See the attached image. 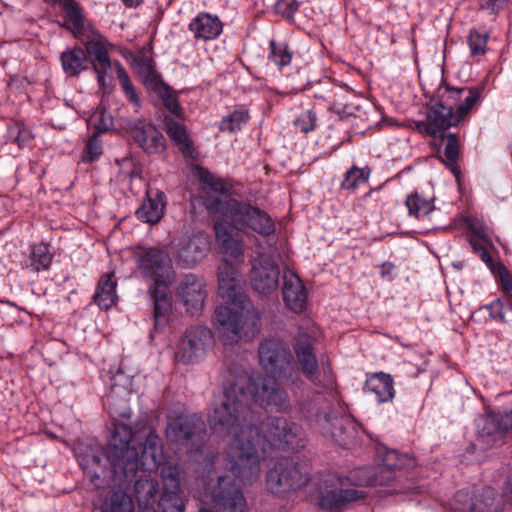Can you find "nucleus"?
I'll list each match as a JSON object with an SVG mask.
<instances>
[{
    "label": "nucleus",
    "mask_w": 512,
    "mask_h": 512,
    "mask_svg": "<svg viewBox=\"0 0 512 512\" xmlns=\"http://www.w3.org/2000/svg\"><path fill=\"white\" fill-rule=\"evenodd\" d=\"M206 436L204 422L196 416L179 415L166 427V437L171 443L181 444L192 451H199Z\"/></svg>",
    "instance_id": "obj_12"
},
{
    "label": "nucleus",
    "mask_w": 512,
    "mask_h": 512,
    "mask_svg": "<svg viewBox=\"0 0 512 512\" xmlns=\"http://www.w3.org/2000/svg\"><path fill=\"white\" fill-rule=\"evenodd\" d=\"M108 45L109 42L104 37L89 41L86 45V53L93 57L92 66L99 83H104L106 73L111 67Z\"/></svg>",
    "instance_id": "obj_26"
},
{
    "label": "nucleus",
    "mask_w": 512,
    "mask_h": 512,
    "mask_svg": "<svg viewBox=\"0 0 512 512\" xmlns=\"http://www.w3.org/2000/svg\"><path fill=\"white\" fill-rule=\"evenodd\" d=\"M62 8L65 12L67 28L75 34L82 33L85 30V17L80 5L75 0H65Z\"/></svg>",
    "instance_id": "obj_37"
},
{
    "label": "nucleus",
    "mask_w": 512,
    "mask_h": 512,
    "mask_svg": "<svg viewBox=\"0 0 512 512\" xmlns=\"http://www.w3.org/2000/svg\"><path fill=\"white\" fill-rule=\"evenodd\" d=\"M163 491L152 473H142L134 484V496L140 512H183L181 471L178 464H166L161 469Z\"/></svg>",
    "instance_id": "obj_5"
},
{
    "label": "nucleus",
    "mask_w": 512,
    "mask_h": 512,
    "mask_svg": "<svg viewBox=\"0 0 512 512\" xmlns=\"http://www.w3.org/2000/svg\"><path fill=\"white\" fill-rule=\"evenodd\" d=\"M176 296L191 316L199 315L205 305L207 289L205 281L199 276L188 273L178 282Z\"/></svg>",
    "instance_id": "obj_16"
},
{
    "label": "nucleus",
    "mask_w": 512,
    "mask_h": 512,
    "mask_svg": "<svg viewBox=\"0 0 512 512\" xmlns=\"http://www.w3.org/2000/svg\"><path fill=\"white\" fill-rule=\"evenodd\" d=\"M102 153V142L98 135L93 134L87 141L81 159L84 163H92L97 161Z\"/></svg>",
    "instance_id": "obj_46"
},
{
    "label": "nucleus",
    "mask_w": 512,
    "mask_h": 512,
    "mask_svg": "<svg viewBox=\"0 0 512 512\" xmlns=\"http://www.w3.org/2000/svg\"><path fill=\"white\" fill-rule=\"evenodd\" d=\"M293 409L295 416L314 424L319 432L341 447L349 448L356 442V424L348 418L334 417L327 411H322L314 398L297 400Z\"/></svg>",
    "instance_id": "obj_9"
},
{
    "label": "nucleus",
    "mask_w": 512,
    "mask_h": 512,
    "mask_svg": "<svg viewBox=\"0 0 512 512\" xmlns=\"http://www.w3.org/2000/svg\"><path fill=\"white\" fill-rule=\"evenodd\" d=\"M405 205L408 209V214L416 219L428 216L435 208L432 199H428L418 192L409 194Z\"/></svg>",
    "instance_id": "obj_38"
},
{
    "label": "nucleus",
    "mask_w": 512,
    "mask_h": 512,
    "mask_svg": "<svg viewBox=\"0 0 512 512\" xmlns=\"http://www.w3.org/2000/svg\"><path fill=\"white\" fill-rule=\"evenodd\" d=\"M506 298H507V301L509 302V304H510V306L512 308V293L509 294L508 296H506Z\"/></svg>",
    "instance_id": "obj_62"
},
{
    "label": "nucleus",
    "mask_w": 512,
    "mask_h": 512,
    "mask_svg": "<svg viewBox=\"0 0 512 512\" xmlns=\"http://www.w3.org/2000/svg\"><path fill=\"white\" fill-rule=\"evenodd\" d=\"M128 132L137 145L148 154L162 153L166 140L157 127L149 122L136 120L130 123Z\"/></svg>",
    "instance_id": "obj_19"
},
{
    "label": "nucleus",
    "mask_w": 512,
    "mask_h": 512,
    "mask_svg": "<svg viewBox=\"0 0 512 512\" xmlns=\"http://www.w3.org/2000/svg\"><path fill=\"white\" fill-rule=\"evenodd\" d=\"M381 268V271H380V275L382 278H390L391 279V275L395 269V265L391 262H384L381 264L380 266Z\"/></svg>",
    "instance_id": "obj_55"
},
{
    "label": "nucleus",
    "mask_w": 512,
    "mask_h": 512,
    "mask_svg": "<svg viewBox=\"0 0 512 512\" xmlns=\"http://www.w3.org/2000/svg\"><path fill=\"white\" fill-rule=\"evenodd\" d=\"M205 208L210 214H219L230 226L245 234L269 238L276 233V223L271 215L256 203L233 197L220 199L206 197Z\"/></svg>",
    "instance_id": "obj_6"
},
{
    "label": "nucleus",
    "mask_w": 512,
    "mask_h": 512,
    "mask_svg": "<svg viewBox=\"0 0 512 512\" xmlns=\"http://www.w3.org/2000/svg\"><path fill=\"white\" fill-rule=\"evenodd\" d=\"M502 496L512 504V470L509 471L502 487Z\"/></svg>",
    "instance_id": "obj_54"
},
{
    "label": "nucleus",
    "mask_w": 512,
    "mask_h": 512,
    "mask_svg": "<svg viewBox=\"0 0 512 512\" xmlns=\"http://www.w3.org/2000/svg\"><path fill=\"white\" fill-rule=\"evenodd\" d=\"M442 138L445 141L444 158H442V162L454 175L456 180L459 181L461 177V170L458 165V160L460 155L461 137L457 133H448L444 134Z\"/></svg>",
    "instance_id": "obj_32"
},
{
    "label": "nucleus",
    "mask_w": 512,
    "mask_h": 512,
    "mask_svg": "<svg viewBox=\"0 0 512 512\" xmlns=\"http://www.w3.org/2000/svg\"><path fill=\"white\" fill-rule=\"evenodd\" d=\"M115 69H116V75L119 80L121 89L124 92L126 99L134 107H136V110H139V108L141 107V99L137 93L135 86L133 85V83L129 77V74L127 73L125 68L122 66V64L118 61L115 63Z\"/></svg>",
    "instance_id": "obj_41"
},
{
    "label": "nucleus",
    "mask_w": 512,
    "mask_h": 512,
    "mask_svg": "<svg viewBox=\"0 0 512 512\" xmlns=\"http://www.w3.org/2000/svg\"><path fill=\"white\" fill-rule=\"evenodd\" d=\"M473 252L477 254L480 259L486 264L491 272L496 270V266L501 263L500 261H495L490 253V250H495L494 245L492 247L488 243H478L476 241L473 242L472 246Z\"/></svg>",
    "instance_id": "obj_48"
},
{
    "label": "nucleus",
    "mask_w": 512,
    "mask_h": 512,
    "mask_svg": "<svg viewBox=\"0 0 512 512\" xmlns=\"http://www.w3.org/2000/svg\"><path fill=\"white\" fill-rule=\"evenodd\" d=\"M250 119L249 109L244 105H237L235 109L221 118L219 130L230 134L241 131Z\"/></svg>",
    "instance_id": "obj_35"
},
{
    "label": "nucleus",
    "mask_w": 512,
    "mask_h": 512,
    "mask_svg": "<svg viewBox=\"0 0 512 512\" xmlns=\"http://www.w3.org/2000/svg\"><path fill=\"white\" fill-rule=\"evenodd\" d=\"M492 274L498 280L502 291L506 296L512 293V276L510 272L507 270L503 263H499L496 266V270L492 272Z\"/></svg>",
    "instance_id": "obj_51"
},
{
    "label": "nucleus",
    "mask_w": 512,
    "mask_h": 512,
    "mask_svg": "<svg viewBox=\"0 0 512 512\" xmlns=\"http://www.w3.org/2000/svg\"><path fill=\"white\" fill-rule=\"evenodd\" d=\"M280 268L274 257L264 252L252 260L249 280L252 289L267 297L275 292L279 285Z\"/></svg>",
    "instance_id": "obj_14"
},
{
    "label": "nucleus",
    "mask_w": 512,
    "mask_h": 512,
    "mask_svg": "<svg viewBox=\"0 0 512 512\" xmlns=\"http://www.w3.org/2000/svg\"><path fill=\"white\" fill-rule=\"evenodd\" d=\"M167 199L164 192L158 189H147L146 199L135 211L138 220L143 223L155 225L165 215Z\"/></svg>",
    "instance_id": "obj_23"
},
{
    "label": "nucleus",
    "mask_w": 512,
    "mask_h": 512,
    "mask_svg": "<svg viewBox=\"0 0 512 512\" xmlns=\"http://www.w3.org/2000/svg\"><path fill=\"white\" fill-rule=\"evenodd\" d=\"M293 124L297 130L303 134H307L316 128V113L312 110L303 111L295 118Z\"/></svg>",
    "instance_id": "obj_47"
},
{
    "label": "nucleus",
    "mask_w": 512,
    "mask_h": 512,
    "mask_svg": "<svg viewBox=\"0 0 512 512\" xmlns=\"http://www.w3.org/2000/svg\"><path fill=\"white\" fill-rule=\"evenodd\" d=\"M54 253L51 252L49 244L40 242L31 246L30 252L24 262L22 268L35 273L48 271L52 265Z\"/></svg>",
    "instance_id": "obj_30"
},
{
    "label": "nucleus",
    "mask_w": 512,
    "mask_h": 512,
    "mask_svg": "<svg viewBox=\"0 0 512 512\" xmlns=\"http://www.w3.org/2000/svg\"><path fill=\"white\" fill-rule=\"evenodd\" d=\"M362 391L374 395L378 404L392 403L396 396L393 377L383 371L366 373Z\"/></svg>",
    "instance_id": "obj_22"
},
{
    "label": "nucleus",
    "mask_w": 512,
    "mask_h": 512,
    "mask_svg": "<svg viewBox=\"0 0 512 512\" xmlns=\"http://www.w3.org/2000/svg\"><path fill=\"white\" fill-rule=\"evenodd\" d=\"M137 264L142 275L153 280L154 287L168 288L171 285L174 271L168 254L163 250L143 249L138 254Z\"/></svg>",
    "instance_id": "obj_13"
},
{
    "label": "nucleus",
    "mask_w": 512,
    "mask_h": 512,
    "mask_svg": "<svg viewBox=\"0 0 512 512\" xmlns=\"http://www.w3.org/2000/svg\"><path fill=\"white\" fill-rule=\"evenodd\" d=\"M91 463H92L93 465H99V464H100V457H99V456H97V455H93V456L91 457Z\"/></svg>",
    "instance_id": "obj_60"
},
{
    "label": "nucleus",
    "mask_w": 512,
    "mask_h": 512,
    "mask_svg": "<svg viewBox=\"0 0 512 512\" xmlns=\"http://www.w3.org/2000/svg\"><path fill=\"white\" fill-rule=\"evenodd\" d=\"M91 482L96 486V487H102L103 486V483L102 481L100 480V477L99 475L95 472L93 475H91Z\"/></svg>",
    "instance_id": "obj_58"
},
{
    "label": "nucleus",
    "mask_w": 512,
    "mask_h": 512,
    "mask_svg": "<svg viewBox=\"0 0 512 512\" xmlns=\"http://www.w3.org/2000/svg\"><path fill=\"white\" fill-rule=\"evenodd\" d=\"M407 461L406 455H401L396 450H388L382 458V463L388 470L402 469Z\"/></svg>",
    "instance_id": "obj_50"
},
{
    "label": "nucleus",
    "mask_w": 512,
    "mask_h": 512,
    "mask_svg": "<svg viewBox=\"0 0 512 512\" xmlns=\"http://www.w3.org/2000/svg\"><path fill=\"white\" fill-rule=\"evenodd\" d=\"M294 57V51L285 41L271 39L268 43V60L279 70L290 66Z\"/></svg>",
    "instance_id": "obj_34"
},
{
    "label": "nucleus",
    "mask_w": 512,
    "mask_h": 512,
    "mask_svg": "<svg viewBox=\"0 0 512 512\" xmlns=\"http://www.w3.org/2000/svg\"><path fill=\"white\" fill-rule=\"evenodd\" d=\"M153 300V320L156 331L168 325L172 314V298L163 286L150 288Z\"/></svg>",
    "instance_id": "obj_25"
},
{
    "label": "nucleus",
    "mask_w": 512,
    "mask_h": 512,
    "mask_svg": "<svg viewBox=\"0 0 512 512\" xmlns=\"http://www.w3.org/2000/svg\"><path fill=\"white\" fill-rule=\"evenodd\" d=\"M216 486H217V483H216L214 486H212V487H210V486L208 487V489H209V493H210V496H211V499H212L213 509H208V508H204V507H202V508L199 510V512H217V511H216V508H215V506H214V501H213L212 495H211V491H212Z\"/></svg>",
    "instance_id": "obj_57"
},
{
    "label": "nucleus",
    "mask_w": 512,
    "mask_h": 512,
    "mask_svg": "<svg viewBox=\"0 0 512 512\" xmlns=\"http://www.w3.org/2000/svg\"><path fill=\"white\" fill-rule=\"evenodd\" d=\"M258 354L261 366L271 376L229 373L209 416L215 433L232 436L225 457L226 469L243 485H252L259 479L261 461L273 450L299 446L296 424L271 416L258 425L259 416L251 409L252 403L267 411L290 408L288 393L277 379L291 384L299 381L294 359L285 343L276 338L263 340Z\"/></svg>",
    "instance_id": "obj_1"
},
{
    "label": "nucleus",
    "mask_w": 512,
    "mask_h": 512,
    "mask_svg": "<svg viewBox=\"0 0 512 512\" xmlns=\"http://www.w3.org/2000/svg\"><path fill=\"white\" fill-rule=\"evenodd\" d=\"M214 346V335L206 326H191L181 336L175 359L183 364H195L205 358Z\"/></svg>",
    "instance_id": "obj_11"
},
{
    "label": "nucleus",
    "mask_w": 512,
    "mask_h": 512,
    "mask_svg": "<svg viewBox=\"0 0 512 512\" xmlns=\"http://www.w3.org/2000/svg\"><path fill=\"white\" fill-rule=\"evenodd\" d=\"M310 479V466L307 462H297L293 458L282 457L266 474L267 489L274 495L284 496L302 488Z\"/></svg>",
    "instance_id": "obj_10"
},
{
    "label": "nucleus",
    "mask_w": 512,
    "mask_h": 512,
    "mask_svg": "<svg viewBox=\"0 0 512 512\" xmlns=\"http://www.w3.org/2000/svg\"><path fill=\"white\" fill-rule=\"evenodd\" d=\"M101 512H132V499L125 491L114 490L102 503Z\"/></svg>",
    "instance_id": "obj_39"
},
{
    "label": "nucleus",
    "mask_w": 512,
    "mask_h": 512,
    "mask_svg": "<svg viewBox=\"0 0 512 512\" xmlns=\"http://www.w3.org/2000/svg\"><path fill=\"white\" fill-rule=\"evenodd\" d=\"M511 156H512V145H511Z\"/></svg>",
    "instance_id": "obj_63"
},
{
    "label": "nucleus",
    "mask_w": 512,
    "mask_h": 512,
    "mask_svg": "<svg viewBox=\"0 0 512 512\" xmlns=\"http://www.w3.org/2000/svg\"><path fill=\"white\" fill-rule=\"evenodd\" d=\"M211 495L217 512H248L241 488L229 476L218 477Z\"/></svg>",
    "instance_id": "obj_17"
},
{
    "label": "nucleus",
    "mask_w": 512,
    "mask_h": 512,
    "mask_svg": "<svg viewBox=\"0 0 512 512\" xmlns=\"http://www.w3.org/2000/svg\"><path fill=\"white\" fill-rule=\"evenodd\" d=\"M106 458L109 469L107 477L121 488H126L142 473H156L166 464L164 445L161 437L149 426H143L138 432L124 423H114L108 441Z\"/></svg>",
    "instance_id": "obj_2"
},
{
    "label": "nucleus",
    "mask_w": 512,
    "mask_h": 512,
    "mask_svg": "<svg viewBox=\"0 0 512 512\" xmlns=\"http://www.w3.org/2000/svg\"><path fill=\"white\" fill-rule=\"evenodd\" d=\"M498 0H482L481 7L482 8H493Z\"/></svg>",
    "instance_id": "obj_59"
},
{
    "label": "nucleus",
    "mask_w": 512,
    "mask_h": 512,
    "mask_svg": "<svg viewBox=\"0 0 512 512\" xmlns=\"http://www.w3.org/2000/svg\"><path fill=\"white\" fill-rule=\"evenodd\" d=\"M188 30L196 41L207 42L220 36L223 31V23L217 15L200 12L190 21Z\"/></svg>",
    "instance_id": "obj_24"
},
{
    "label": "nucleus",
    "mask_w": 512,
    "mask_h": 512,
    "mask_svg": "<svg viewBox=\"0 0 512 512\" xmlns=\"http://www.w3.org/2000/svg\"><path fill=\"white\" fill-rule=\"evenodd\" d=\"M453 512H500L501 506L493 487H484L481 492L470 496L466 490L458 491L452 500Z\"/></svg>",
    "instance_id": "obj_15"
},
{
    "label": "nucleus",
    "mask_w": 512,
    "mask_h": 512,
    "mask_svg": "<svg viewBox=\"0 0 512 512\" xmlns=\"http://www.w3.org/2000/svg\"><path fill=\"white\" fill-rule=\"evenodd\" d=\"M216 241L224 254L235 262H241L244 258V244L235 238L229 228L223 222L214 224Z\"/></svg>",
    "instance_id": "obj_27"
},
{
    "label": "nucleus",
    "mask_w": 512,
    "mask_h": 512,
    "mask_svg": "<svg viewBox=\"0 0 512 512\" xmlns=\"http://www.w3.org/2000/svg\"><path fill=\"white\" fill-rule=\"evenodd\" d=\"M63 71L70 77H76L88 68L86 51L81 47L67 49L61 54Z\"/></svg>",
    "instance_id": "obj_33"
},
{
    "label": "nucleus",
    "mask_w": 512,
    "mask_h": 512,
    "mask_svg": "<svg viewBox=\"0 0 512 512\" xmlns=\"http://www.w3.org/2000/svg\"><path fill=\"white\" fill-rule=\"evenodd\" d=\"M177 261L184 267H193L200 262L210 248V242L206 235L195 234L190 238H180L172 242Z\"/></svg>",
    "instance_id": "obj_18"
},
{
    "label": "nucleus",
    "mask_w": 512,
    "mask_h": 512,
    "mask_svg": "<svg viewBox=\"0 0 512 512\" xmlns=\"http://www.w3.org/2000/svg\"><path fill=\"white\" fill-rule=\"evenodd\" d=\"M370 173H371V169L368 166H366L364 168L352 166L344 174V178L341 182V188L344 190L356 189L359 185L368 181Z\"/></svg>",
    "instance_id": "obj_42"
},
{
    "label": "nucleus",
    "mask_w": 512,
    "mask_h": 512,
    "mask_svg": "<svg viewBox=\"0 0 512 512\" xmlns=\"http://www.w3.org/2000/svg\"><path fill=\"white\" fill-rule=\"evenodd\" d=\"M217 276L219 296L225 303L215 310L219 338L225 345L254 338L260 331L261 314L244 292L237 269L225 262Z\"/></svg>",
    "instance_id": "obj_3"
},
{
    "label": "nucleus",
    "mask_w": 512,
    "mask_h": 512,
    "mask_svg": "<svg viewBox=\"0 0 512 512\" xmlns=\"http://www.w3.org/2000/svg\"><path fill=\"white\" fill-rule=\"evenodd\" d=\"M437 97L438 101L428 110L426 120L416 123L419 132L434 137L463 121L479 103L481 94L477 88H456L444 84L438 88Z\"/></svg>",
    "instance_id": "obj_4"
},
{
    "label": "nucleus",
    "mask_w": 512,
    "mask_h": 512,
    "mask_svg": "<svg viewBox=\"0 0 512 512\" xmlns=\"http://www.w3.org/2000/svg\"><path fill=\"white\" fill-rule=\"evenodd\" d=\"M164 130L183 156L190 157L193 155L195 151L193 141L187 132L185 124L174 118L165 117Z\"/></svg>",
    "instance_id": "obj_29"
},
{
    "label": "nucleus",
    "mask_w": 512,
    "mask_h": 512,
    "mask_svg": "<svg viewBox=\"0 0 512 512\" xmlns=\"http://www.w3.org/2000/svg\"><path fill=\"white\" fill-rule=\"evenodd\" d=\"M197 175L199 180L204 185H206L212 192L219 195H224L225 197L223 199L229 197L227 196V194L231 192L232 185L228 181L217 177L216 175L212 174L209 170L203 167H199L197 169Z\"/></svg>",
    "instance_id": "obj_40"
},
{
    "label": "nucleus",
    "mask_w": 512,
    "mask_h": 512,
    "mask_svg": "<svg viewBox=\"0 0 512 512\" xmlns=\"http://www.w3.org/2000/svg\"><path fill=\"white\" fill-rule=\"evenodd\" d=\"M9 138L17 143L19 148H23L30 143L32 135L24 124L17 123L9 129Z\"/></svg>",
    "instance_id": "obj_49"
},
{
    "label": "nucleus",
    "mask_w": 512,
    "mask_h": 512,
    "mask_svg": "<svg viewBox=\"0 0 512 512\" xmlns=\"http://www.w3.org/2000/svg\"><path fill=\"white\" fill-rule=\"evenodd\" d=\"M133 66L147 90L162 80L161 74L156 71L153 58L145 50L135 55Z\"/></svg>",
    "instance_id": "obj_31"
},
{
    "label": "nucleus",
    "mask_w": 512,
    "mask_h": 512,
    "mask_svg": "<svg viewBox=\"0 0 512 512\" xmlns=\"http://www.w3.org/2000/svg\"><path fill=\"white\" fill-rule=\"evenodd\" d=\"M488 40L489 34L487 32L471 29L467 38L471 56L476 57L484 55L486 53Z\"/></svg>",
    "instance_id": "obj_45"
},
{
    "label": "nucleus",
    "mask_w": 512,
    "mask_h": 512,
    "mask_svg": "<svg viewBox=\"0 0 512 512\" xmlns=\"http://www.w3.org/2000/svg\"><path fill=\"white\" fill-rule=\"evenodd\" d=\"M149 91L157 94L164 105V107L173 115L180 116L182 108L176 92L166 84L163 79L148 89Z\"/></svg>",
    "instance_id": "obj_36"
},
{
    "label": "nucleus",
    "mask_w": 512,
    "mask_h": 512,
    "mask_svg": "<svg viewBox=\"0 0 512 512\" xmlns=\"http://www.w3.org/2000/svg\"><path fill=\"white\" fill-rule=\"evenodd\" d=\"M512 428V410L494 411L482 418L478 424L479 440L485 441L490 446H494L497 442H502L503 436Z\"/></svg>",
    "instance_id": "obj_21"
},
{
    "label": "nucleus",
    "mask_w": 512,
    "mask_h": 512,
    "mask_svg": "<svg viewBox=\"0 0 512 512\" xmlns=\"http://www.w3.org/2000/svg\"><path fill=\"white\" fill-rule=\"evenodd\" d=\"M319 336V328L315 323L299 326L298 332L291 342L292 357L299 374L301 372L315 387L324 391H332L335 388V379L331 368L323 367L322 375L320 373L315 349Z\"/></svg>",
    "instance_id": "obj_8"
},
{
    "label": "nucleus",
    "mask_w": 512,
    "mask_h": 512,
    "mask_svg": "<svg viewBox=\"0 0 512 512\" xmlns=\"http://www.w3.org/2000/svg\"><path fill=\"white\" fill-rule=\"evenodd\" d=\"M376 484L370 469L365 467L355 469L347 476L329 474L318 485L317 506L327 512H343L353 503L366 499L367 493L357 487Z\"/></svg>",
    "instance_id": "obj_7"
},
{
    "label": "nucleus",
    "mask_w": 512,
    "mask_h": 512,
    "mask_svg": "<svg viewBox=\"0 0 512 512\" xmlns=\"http://www.w3.org/2000/svg\"><path fill=\"white\" fill-rule=\"evenodd\" d=\"M88 127L95 130L96 135L108 131L113 126V118L103 107H98L87 120Z\"/></svg>",
    "instance_id": "obj_43"
},
{
    "label": "nucleus",
    "mask_w": 512,
    "mask_h": 512,
    "mask_svg": "<svg viewBox=\"0 0 512 512\" xmlns=\"http://www.w3.org/2000/svg\"><path fill=\"white\" fill-rule=\"evenodd\" d=\"M121 1L128 8L138 7L142 3V0H121Z\"/></svg>",
    "instance_id": "obj_56"
},
{
    "label": "nucleus",
    "mask_w": 512,
    "mask_h": 512,
    "mask_svg": "<svg viewBox=\"0 0 512 512\" xmlns=\"http://www.w3.org/2000/svg\"><path fill=\"white\" fill-rule=\"evenodd\" d=\"M203 194H205V195L203 196V203H204V204H205V199H206V197H217V195H210V193H209V192H207V193H206V191H203ZM218 198H220V196H218Z\"/></svg>",
    "instance_id": "obj_61"
},
{
    "label": "nucleus",
    "mask_w": 512,
    "mask_h": 512,
    "mask_svg": "<svg viewBox=\"0 0 512 512\" xmlns=\"http://www.w3.org/2000/svg\"><path fill=\"white\" fill-rule=\"evenodd\" d=\"M117 280L115 279L114 272L104 274L100 277L95 293L93 295V302L101 310H109L117 304L118 295L116 292Z\"/></svg>",
    "instance_id": "obj_28"
},
{
    "label": "nucleus",
    "mask_w": 512,
    "mask_h": 512,
    "mask_svg": "<svg viewBox=\"0 0 512 512\" xmlns=\"http://www.w3.org/2000/svg\"><path fill=\"white\" fill-rule=\"evenodd\" d=\"M381 187L370 189L364 196V201L374 200L376 202L375 209H381L386 202V198L380 195Z\"/></svg>",
    "instance_id": "obj_53"
},
{
    "label": "nucleus",
    "mask_w": 512,
    "mask_h": 512,
    "mask_svg": "<svg viewBox=\"0 0 512 512\" xmlns=\"http://www.w3.org/2000/svg\"><path fill=\"white\" fill-rule=\"evenodd\" d=\"M282 279V296L286 308L296 314L303 313L308 294L302 279L289 268L283 270Z\"/></svg>",
    "instance_id": "obj_20"
},
{
    "label": "nucleus",
    "mask_w": 512,
    "mask_h": 512,
    "mask_svg": "<svg viewBox=\"0 0 512 512\" xmlns=\"http://www.w3.org/2000/svg\"><path fill=\"white\" fill-rule=\"evenodd\" d=\"M276 11L285 17H293L299 8L296 0H278L275 5Z\"/></svg>",
    "instance_id": "obj_52"
},
{
    "label": "nucleus",
    "mask_w": 512,
    "mask_h": 512,
    "mask_svg": "<svg viewBox=\"0 0 512 512\" xmlns=\"http://www.w3.org/2000/svg\"><path fill=\"white\" fill-rule=\"evenodd\" d=\"M466 225L471 232L469 236L471 246H473V242L476 241L481 244L488 243L492 247V241L488 235L487 227L481 220L475 217H469L466 219Z\"/></svg>",
    "instance_id": "obj_44"
}]
</instances>
